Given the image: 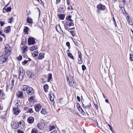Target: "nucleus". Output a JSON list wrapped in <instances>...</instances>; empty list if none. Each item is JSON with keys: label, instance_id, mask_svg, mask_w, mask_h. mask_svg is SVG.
<instances>
[{"label": "nucleus", "instance_id": "f257e3e1", "mask_svg": "<svg viewBox=\"0 0 133 133\" xmlns=\"http://www.w3.org/2000/svg\"><path fill=\"white\" fill-rule=\"evenodd\" d=\"M73 21H67L65 22V23L64 24V26L65 29L66 30H68L69 31L68 29L69 27L71 26H74V24L73 23Z\"/></svg>", "mask_w": 133, "mask_h": 133}, {"label": "nucleus", "instance_id": "f03ea898", "mask_svg": "<svg viewBox=\"0 0 133 133\" xmlns=\"http://www.w3.org/2000/svg\"><path fill=\"white\" fill-rule=\"evenodd\" d=\"M9 56L5 54H3L0 57V64H2L6 62Z\"/></svg>", "mask_w": 133, "mask_h": 133}, {"label": "nucleus", "instance_id": "7ed1b4c3", "mask_svg": "<svg viewBox=\"0 0 133 133\" xmlns=\"http://www.w3.org/2000/svg\"><path fill=\"white\" fill-rule=\"evenodd\" d=\"M11 50V48L9 45H6L5 48V53L4 54H6V55L9 56Z\"/></svg>", "mask_w": 133, "mask_h": 133}, {"label": "nucleus", "instance_id": "20e7f679", "mask_svg": "<svg viewBox=\"0 0 133 133\" xmlns=\"http://www.w3.org/2000/svg\"><path fill=\"white\" fill-rule=\"evenodd\" d=\"M11 125L12 128L14 129H17L19 127V123L14 121H12Z\"/></svg>", "mask_w": 133, "mask_h": 133}, {"label": "nucleus", "instance_id": "39448f33", "mask_svg": "<svg viewBox=\"0 0 133 133\" xmlns=\"http://www.w3.org/2000/svg\"><path fill=\"white\" fill-rule=\"evenodd\" d=\"M27 90L26 91L27 94L29 95H31L34 93V90L33 89L30 87H29Z\"/></svg>", "mask_w": 133, "mask_h": 133}, {"label": "nucleus", "instance_id": "423d86ee", "mask_svg": "<svg viewBox=\"0 0 133 133\" xmlns=\"http://www.w3.org/2000/svg\"><path fill=\"white\" fill-rule=\"evenodd\" d=\"M91 104L89 103V104L88 105H86V107H85V110L88 115V113H90V111H91Z\"/></svg>", "mask_w": 133, "mask_h": 133}, {"label": "nucleus", "instance_id": "0eeeda50", "mask_svg": "<svg viewBox=\"0 0 133 133\" xmlns=\"http://www.w3.org/2000/svg\"><path fill=\"white\" fill-rule=\"evenodd\" d=\"M28 44L29 45H31L34 44L35 43V41L33 37H29L28 39Z\"/></svg>", "mask_w": 133, "mask_h": 133}, {"label": "nucleus", "instance_id": "6e6552de", "mask_svg": "<svg viewBox=\"0 0 133 133\" xmlns=\"http://www.w3.org/2000/svg\"><path fill=\"white\" fill-rule=\"evenodd\" d=\"M21 46L23 50V54H25V53L27 51L28 48L27 47L25 46L24 44H23L22 43H21Z\"/></svg>", "mask_w": 133, "mask_h": 133}, {"label": "nucleus", "instance_id": "1a4fd4ad", "mask_svg": "<svg viewBox=\"0 0 133 133\" xmlns=\"http://www.w3.org/2000/svg\"><path fill=\"white\" fill-rule=\"evenodd\" d=\"M97 8L98 10L102 11L104 10L106 8L105 6L101 4L98 5L97 6Z\"/></svg>", "mask_w": 133, "mask_h": 133}, {"label": "nucleus", "instance_id": "9d476101", "mask_svg": "<svg viewBox=\"0 0 133 133\" xmlns=\"http://www.w3.org/2000/svg\"><path fill=\"white\" fill-rule=\"evenodd\" d=\"M20 110L18 108H14L13 109L12 111L14 114L17 115L20 113Z\"/></svg>", "mask_w": 133, "mask_h": 133}, {"label": "nucleus", "instance_id": "9b49d317", "mask_svg": "<svg viewBox=\"0 0 133 133\" xmlns=\"http://www.w3.org/2000/svg\"><path fill=\"white\" fill-rule=\"evenodd\" d=\"M67 81L70 83V85L71 86L73 87V85L75 86L74 85L75 83L74 82H73V85L72 84V81H73V80L72 79H71V78L70 77H69L68 76L67 77Z\"/></svg>", "mask_w": 133, "mask_h": 133}, {"label": "nucleus", "instance_id": "f8f14e48", "mask_svg": "<svg viewBox=\"0 0 133 133\" xmlns=\"http://www.w3.org/2000/svg\"><path fill=\"white\" fill-rule=\"evenodd\" d=\"M42 107L41 105L39 104H37L35 107V109L36 112H38L40 110Z\"/></svg>", "mask_w": 133, "mask_h": 133}, {"label": "nucleus", "instance_id": "ddd939ff", "mask_svg": "<svg viewBox=\"0 0 133 133\" xmlns=\"http://www.w3.org/2000/svg\"><path fill=\"white\" fill-rule=\"evenodd\" d=\"M18 97L21 98H23V94L22 92L19 91H18L16 94Z\"/></svg>", "mask_w": 133, "mask_h": 133}, {"label": "nucleus", "instance_id": "4468645a", "mask_svg": "<svg viewBox=\"0 0 133 133\" xmlns=\"http://www.w3.org/2000/svg\"><path fill=\"white\" fill-rule=\"evenodd\" d=\"M27 121L29 123L32 124L34 122V118L33 117H30L28 118Z\"/></svg>", "mask_w": 133, "mask_h": 133}, {"label": "nucleus", "instance_id": "2eb2a0df", "mask_svg": "<svg viewBox=\"0 0 133 133\" xmlns=\"http://www.w3.org/2000/svg\"><path fill=\"white\" fill-rule=\"evenodd\" d=\"M11 30V28L10 26L5 27L4 30V32L6 33H8Z\"/></svg>", "mask_w": 133, "mask_h": 133}, {"label": "nucleus", "instance_id": "dca6fc26", "mask_svg": "<svg viewBox=\"0 0 133 133\" xmlns=\"http://www.w3.org/2000/svg\"><path fill=\"white\" fill-rule=\"evenodd\" d=\"M27 22L30 24L33 23L32 19L30 17H27L26 19Z\"/></svg>", "mask_w": 133, "mask_h": 133}, {"label": "nucleus", "instance_id": "f3484780", "mask_svg": "<svg viewBox=\"0 0 133 133\" xmlns=\"http://www.w3.org/2000/svg\"><path fill=\"white\" fill-rule=\"evenodd\" d=\"M43 88L45 92H47L49 88V86L47 84H46L44 85Z\"/></svg>", "mask_w": 133, "mask_h": 133}, {"label": "nucleus", "instance_id": "a211bd4d", "mask_svg": "<svg viewBox=\"0 0 133 133\" xmlns=\"http://www.w3.org/2000/svg\"><path fill=\"white\" fill-rule=\"evenodd\" d=\"M58 17L61 20H63L64 19L65 15L64 14H59L58 15Z\"/></svg>", "mask_w": 133, "mask_h": 133}, {"label": "nucleus", "instance_id": "6ab92c4d", "mask_svg": "<svg viewBox=\"0 0 133 133\" xmlns=\"http://www.w3.org/2000/svg\"><path fill=\"white\" fill-rule=\"evenodd\" d=\"M44 58V54L42 53H40L39 54L38 57V59H41Z\"/></svg>", "mask_w": 133, "mask_h": 133}, {"label": "nucleus", "instance_id": "aec40b11", "mask_svg": "<svg viewBox=\"0 0 133 133\" xmlns=\"http://www.w3.org/2000/svg\"><path fill=\"white\" fill-rule=\"evenodd\" d=\"M37 47L36 46L34 45L30 48V50L31 51H33L37 49Z\"/></svg>", "mask_w": 133, "mask_h": 133}, {"label": "nucleus", "instance_id": "412c9836", "mask_svg": "<svg viewBox=\"0 0 133 133\" xmlns=\"http://www.w3.org/2000/svg\"><path fill=\"white\" fill-rule=\"evenodd\" d=\"M41 113L42 114L44 115L46 114L47 112L46 109L44 108H42L41 111Z\"/></svg>", "mask_w": 133, "mask_h": 133}, {"label": "nucleus", "instance_id": "4be33fe9", "mask_svg": "<svg viewBox=\"0 0 133 133\" xmlns=\"http://www.w3.org/2000/svg\"><path fill=\"white\" fill-rule=\"evenodd\" d=\"M3 9L5 10L7 12H10L11 11V7H9L6 8V6H5Z\"/></svg>", "mask_w": 133, "mask_h": 133}, {"label": "nucleus", "instance_id": "5701e85b", "mask_svg": "<svg viewBox=\"0 0 133 133\" xmlns=\"http://www.w3.org/2000/svg\"><path fill=\"white\" fill-rule=\"evenodd\" d=\"M29 88V87H28V86L26 85H24L22 87V90L23 91H26L27 90L28 88Z\"/></svg>", "mask_w": 133, "mask_h": 133}, {"label": "nucleus", "instance_id": "b1692460", "mask_svg": "<svg viewBox=\"0 0 133 133\" xmlns=\"http://www.w3.org/2000/svg\"><path fill=\"white\" fill-rule=\"evenodd\" d=\"M19 74H25V72L24 71L23 69L22 68L20 67L19 68Z\"/></svg>", "mask_w": 133, "mask_h": 133}, {"label": "nucleus", "instance_id": "393cba45", "mask_svg": "<svg viewBox=\"0 0 133 133\" xmlns=\"http://www.w3.org/2000/svg\"><path fill=\"white\" fill-rule=\"evenodd\" d=\"M38 54V51H35L32 54V56L33 57H36L37 56Z\"/></svg>", "mask_w": 133, "mask_h": 133}, {"label": "nucleus", "instance_id": "a878e982", "mask_svg": "<svg viewBox=\"0 0 133 133\" xmlns=\"http://www.w3.org/2000/svg\"><path fill=\"white\" fill-rule=\"evenodd\" d=\"M48 79L47 80V81L48 82H49L51 80L52 78V75L51 74L49 73L48 75Z\"/></svg>", "mask_w": 133, "mask_h": 133}, {"label": "nucleus", "instance_id": "bb28decb", "mask_svg": "<svg viewBox=\"0 0 133 133\" xmlns=\"http://www.w3.org/2000/svg\"><path fill=\"white\" fill-rule=\"evenodd\" d=\"M74 40H75V41H74V40H73V41H74L75 45L78 46L79 45V44L80 43V41L79 40H76L75 39H74Z\"/></svg>", "mask_w": 133, "mask_h": 133}, {"label": "nucleus", "instance_id": "cd10ccee", "mask_svg": "<svg viewBox=\"0 0 133 133\" xmlns=\"http://www.w3.org/2000/svg\"><path fill=\"white\" fill-rule=\"evenodd\" d=\"M24 74H19V76L18 77V79H19V80L20 81H22L23 78L24 76Z\"/></svg>", "mask_w": 133, "mask_h": 133}, {"label": "nucleus", "instance_id": "c85d7f7f", "mask_svg": "<svg viewBox=\"0 0 133 133\" xmlns=\"http://www.w3.org/2000/svg\"><path fill=\"white\" fill-rule=\"evenodd\" d=\"M71 16L69 15L66 17V19L67 20V21H73V20L71 19Z\"/></svg>", "mask_w": 133, "mask_h": 133}, {"label": "nucleus", "instance_id": "c756f323", "mask_svg": "<svg viewBox=\"0 0 133 133\" xmlns=\"http://www.w3.org/2000/svg\"><path fill=\"white\" fill-rule=\"evenodd\" d=\"M18 123L19 126L21 127V128H22V127H23V124L24 123L23 121L21 120Z\"/></svg>", "mask_w": 133, "mask_h": 133}, {"label": "nucleus", "instance_id": "7c9ffc66", "mask_svg": "<svg viewBox=\"0 0 133 133\" xmlns=\"http://www.w3.org/2000/svg\"><path fill=\"white\" fill-rule=\"evenodd\" d=\"M29 28L28 27L25 26L24 29V32H25L26 34L29 31Z\"/></svg>", "mask_w": 133, "mask_h": 133}, {"label": "nucleus", "instance_id": "2f4dec72", "mask_svg": "<svg viewBox=\"0 0 133 133\" xmlns=\"http://www.w3.org/2000/svg\"><path fill=\"white\" fill-rule=\"evenodd\" d=\"M32 72H31L29 70H28L27 71V74L28 76L29 77H30L31 76V75Z\"/></svg>", "mask_w": 133, "mask_h": 133}, {"label": "nucleus", "instance_id": "473e14b6", "mask_svg": "<svg viewBox=\"0 0 133 133\" xmlns=\"http://www.w3.org/2000/svg\"><path fill=\"white\" fill-rule=\"evenodd\" d=\"M14 80L12 79V80L11 81V83L10 85L11 88H10V90H12V88L13 87L14 85Z\"/></svg>", "mask_w": 133, "mask_h": 133}, {"label": "nucleus", "instance_id": "72a5a7b5", "mask_svg": "<svg viewBox=\"0 0 133 133\" xmlns=\"http://www.w3.org/2000/svg\"><path fill=\"white\" fill-rule=\"evenodd\" d=\"M30 102H32L34 101V97L33 96H31L30 97L29 99L28 100Z\"/></svg>", "mask_w": 133, "mask_h": 133}, {"label": "nucleus", "instance_id": "f704fd0d", "mask_svg": "<svg viewBox=\"0 0 133 133\" xmlns=\"http://www.w3.org/2000/svg\"><path fill=\"white\" fill-rule=\"evenodd\" d=\"M68 56L70 57L71 58L73 59H74V57L73 56L72 54H71V53H69L68 54Z\"/></svg>", "mask_w": 133, "mask_h": 133}, {"label": "nucleus", "instance_id": "c9c22d12", "mask_svg": "<svg viewBox=\"0 0 133 133\" xmlns=\"http://www.w3.org/2000/svg\"><path fill=\"white\" fill-rule=\"evenodd\" d=\"M16 105H17V107H19L20 106L21 103L18 100L17 101Z\"/></svg>", "mask_w": 133, "mask_h": 133}, {"label": "nucleus", "instance_id": "e433bc0d", "mask_svg": "<svg viewBox=\"0 0 133 133\" xmlns=\"http://www.w3.org/2000/svg\"><path fill=\"white\" fill-rule=\"evenodd\" d=\"M55 128V127L54 126H51L49 127V130L51 131Z\"/></svg>", "mask_w": 133, "mask_h": 133}, {"label": "nucleus", "instance_id": "4c0bfd02", "mask_svg": "<svg viewBox=\"0 0 133 133\" xmlns=\"http://www.w3.org/2000/svg\"><path fill=\"white\" fill-rule=\"evenodd\" d=\"M82 58H79V59H78V63L79 64H81L82 63Z\"/></svg>", "mask_w": 133, "mask_h": 133}, {"label": "nucleus", "instance_id": "58836bf2", "mask_svg": "<svg viewBox=\"0 0 133 133\" xmlns=\"http://www.w3.org/2000/svg\"><path fill=\"white\" fill-rule=\"evenodd\" d=\"M27 112H29L30 113H32L33 111L32 108H29L28 109V111Z\"/></svg>", "mask_w": 133, "mask_h": 133}, {"label": "nucleus", "instance_id": "ea45409f", "mask_svg": "<svg viewBox=\"0 0 133 133\" xmlns=\"http://www.w3.org/2000/svg\"><path fill=\"white\" fill-rule=\"evenodd\" d=\"M42 124V123H40L39 124H38L37 125V127H38L39 129H42V128H43V127H41V124Z\"/></svg>", "mask_w": 133, "mask_h": 133}, {"label": "nucleus", "instance_id": "a19ab883", "mask_svg": "<svg viewBox=\"0 0 133 133\" xmlns=\"http://www.w3.org/2000/svg\"><path fill=\"white\" fill-rule=\"evenodd\" d=\"M108 126H109L110 129L111 130V131L113 132L114 133V131L113 130H112V127H111L110 124H108Z\"/></svg>", "mask_w": 133, "mask_h": 133}, {"label": "nucleus", "instance_id": "79ce46f5", "mask_svg": "<svg viewBox=\"0 0 133 133\" xmlns=\"http://www.w3.org/2000/svg\"><path fill=\"white\" fill-rule=\"evenodd\" d=\"M49 98L50 99V101H52L54 100V98L52 97H52L51 95H49Z\"/></svg>", "mask_w": 133, "mask_h": 133}, {"label": "nucleus", "instance_id": "37998d69", "mask_svg": "<svg viewBox=\"0 0 133 133\" xmlns=\"http://www.w3.org/2000/svg\"><path fill=\"white\" fill-rule=\"evenodd\" d=\"M78 57L79 58L82 57V54L80 51H78Z\"/></svg>", "mask_w": 133, "mask_h": 133}, {"label": "nucleus", "instance_id": "c03bdc74", "mask_svg": "<svg viewBox=\"0 0 133 133\" xmlns=\"http://www.w3.org/2000/svg\"><path fill=\"white\" fill-rule=\"evenodd\" d=\"M128 21L129 24L131 25H133V24L132 22L131 21H130V20L129 19H128Z\"/></svg>", "mask_w": 133, "mask_h": 133}, {"label": "nucleus", "instance_id": "a18cd8bd", "mask_svg": "<svg viewBox=\"0 0 133 133\" xmlns=\"http://www.w3.org/2000/svg\"><path fill=\"white\" fill-rule=\"evenodd\" d=\"M13 19V17H11V18H9L8 19V21H8V23H11V22H12V20Z\"/></svg>", "mask_w": 133, "mask_h": 133}, {"label": "nucleus", "instance_id": "49530a36", "mask_svg": "<svg viewBox=\"0 0 133 133\" xmlns=\"http://www.w3.org/2000/svg\"><path fill=\"white\" fill-rule=\"evenodd\" d=\"M38 131L36 130H32L31 133H37Z\"/></svg>", "mask_w": 133, "mask_h": 133}, {"label": "nucleus", "instance_id": "de8ad7c7", "mask_svg": "<svg viewBox=\"0 0 133 133\" xmlns=\"http://www.w3.org/2000/svg\"><path fill=\"white\" fill-rule=\"evenodd\" d=\"M70 33L73 36L75 35V31H70Z\"/></svg>", "mask_w": 133, "mask_h": 133}, {"label": "nucleus", "instance_id": "09e8293b", "mask_svg": "<svg viewBox=\"0 0 133 133\" xmlns=\"http://www.w3.org/2000/svg\"><path fill=\"white\" fill-rule=\"evenodd\" d=\"M0 35H1L3 36L4 37H5V34L2 32L1 31H0Z\"/></svg>", "mask_w": 133, "mask_h": 133}, {"label": "nucleus", "instance_id": "8fccbe9b", "mask_svg": "<svg viewBox=\"0 0 133 133\" xmlns=\"http://www.w3.org/2000/svg\"><path fill=\"white\" fill-rule=\"evenodd\" d=\"M86 68V67L84 65H83L82 66V69L83 71L85 70Z\"/></svg>", "mask_w": 133, "mask_h": 133}, {"label": "nucleus", "instance_id": "3c124183", "mask_svg": "<svg viewBox=\"0 0 133 133\" xmlns=\"http://www.w3.org/2000/svg\"><path fill=\"white\" fill-rule=\"evenodd\" d=\"M130 59L131 61H133V56L131 54H130Z\"/></svg>", "mask_w": 133, "mask_h": 133}, {"label": "nucleus", "instance_id": "603ef678", "mask_svg": "<svg viewBox=\"0 0 133 133\" xmlns=\"http://www.w3.org/2000/svg\"><path fill=\"white\" fill-rule=\"evenodd\" d=\"M4 22H3L2 21H1L0 22V24L1 26H3L4 24Z\"/></svg>", "mask_w": 133, "mask_h": 133}, {"label": "nucleus", "instance_id": "864d4df0", "mask_svg": "<svg viewBox=\"0 0 133 133\" xmlns=\"http://www.w3.org/2000/svg\"><path fill=\"white\" fill-rule=\"evenodd\" d=\"M18 133H24V132L21 130H18Z\"/></svg>", "mask_w": 133, "mask_h": 133}, {"label": "nucleus", "instance_id": "5fc2aeb1", "mask_svg": "<svg viewBox=\"0 0 133 133\" xmlns=\"http://www.w3.org/2000/svg\"><path fill=\"white\" fill-rule=\"evenodd\" d=\"M22 58V56H20L18 57V59L19 61L21 60Z\"/></svg>", "mask_w": 133, "mask_h": 133}, {"label": "nucleus", "instance_id": "6e6d98bb", "mask_svg": "<svg viewBox=\"0 0 133 133\" xmlns=\"http://www.w3.org/2000/svg\"><path fill=\"white\" fill-rule=\"evenodd\" d=\"M123 1L124 4L125 3H127L129 1V0H122Z\"/></svg>", "mask_w": 133, "mask_h": 133}, {"label": "nucleus", "instance_id": "4d7b16f0", "mask_svg": "<svg viewBox=\"0 0 133 133\" xmlns=\"http://www.w3.org/2000/svg\"><path fill=\"white\" fill-rule=\"evenodd\" d=\"M77 98L78 101L80 102V97L79 96H77Z\"/></svg>", "mask_w": 133, "mask_h": 133}, {"label": "nucleus", "instance_id": "13d9d810", "mask_svg": "<svg viewBox=\"0 0 133 133\" xmlns=\"http://www.w3.org/2000/svg\"><path fill=\"white\" fill-rule=\"evenodd\" d=\"M121 9H122V11H123V9H124V12H123V11H122V13H123L124 14V12H126L125 11V9L124 8H122V7H121Z\"/></svg>", "mask_w": 133, "mask_h": 133}, {"label": "nucleus", "instance_id": "bf43d9fd", "mask_svg": "<svg viewBox=\"0 0 133 133\" xmlns=\"http://www.w3.org/2000/svg\"><path fill=\"white\" fill-rule=\"evenodd\" d=\"M28 107L25 106L24 107V110L25 111H26L27 110H28Z\"/></svg>", "mask_w": 133, "mask_h": 133}, {"label": "nucleus", "instance_id": "052dcab7", "mask_svg": "<svg viewBox=\"0 0 133 133\" xmlns=\"http://www.w3.org/2000/svg\"><path fill=\"white\" fill-rule=\"evenodd\" d=\"M66 45L67 46H70V43L68 42H67L66 43Z\"/></svg>", "mask_w": 133, "mask_h": 133}, {"label": "nucleus", "instance_id": "680f3d73", "mask_svg": "<svg viewBox=\"0 0 133 133\" xmlns=\"http://www.w3.org/2000/svg\"><path fill=\"white\" fill-rule=\"evenodd\" d=\"M57 132V131L56 130H54L50 133H56Z\"/></svg>", "mask_w": 133, "mask_h": 133}, {"label": "nucleus", "instance_id": "e2e57ef3", "mask_svg": "<svg viewBox=\"0 0 133 133\" xmlns=\"http://www.w3.org/2000/svg\"><path fill=\"white\" fill-rule=\"evenodd\" d=\"M28 62V61H27L24 60V61L23 62V63L24 64H25L27 63Z\"/></svg>", "mask_w": 133, "mask_h": 133}, {"label": "nucleus", "instance_id": "0e129e2a", "mask_svg": "<svg viewBox=\"0 0 133 133\" xmlns=\"http://www.w3.org/2000/svg\"><path fill=\"white\" fill-rule=\"evenodd\" d=\"M68 9H73V8L71 6H70L68 8Z\"/></svg>", "mask_w": 133, "mask_h": 133}, {"label": "nucleus", "instance_id": "69168bd1", "mask_svg": "<svg viewBox=\"0 0 133 133\" xmlns=\"http://www.w3.org/2000/svg\"><path fill=\"white\" fill-rule=\"evenodd\" d=\"M61 1V0H56V3L57 4L59 3Z\"/></svg>", "mask_w": 133, "mask_h": 133}, {"label": "nucleus", "instance_id": "338daca9", "mask_svg": "<svg viewBox=\"0 0 133 133\" xmlns=\"http://www.w3.org/2000/svg\"><path fill=\"white\" fill-rule=\"evenodd\" d=\"M31 75V76L30 77L31 78H34V74L32 73Z\"/></svg>", "mask_w": 133, "mask_h": 133}, {"label": "nucleus", "instance_id": "774afa93", "mask_svg": "<svg viewBox=\"0 0 133 133\" xmlns=\"http://www.w3.org/2000/svg\"><path fill=\"white\" fill-rule=\"evenodd\" d=\"M66 2L68 5L69 6L70 4V2L68 0H67Z\"/></svg>", "mask_w": 133, "mask_h": 133}]
</instances>
